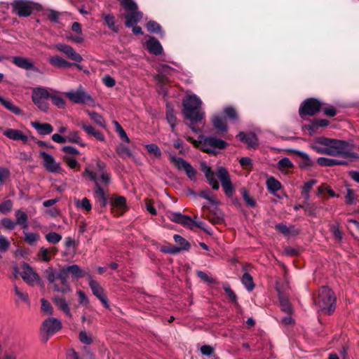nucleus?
I'll use <instances>...</instances> for the list:
<instances>
[{"label": "nucleus", "mask_w": 359, "mask_h": 359, "mask_svg": "<svg viewBox=\"0 0 359 359\" xmlns=\"http://www.w3.org/2000/svg\"><path fill=\"white\" fill-rule=\"evenodd\" d=\"M104 164L98 161L95 171L86 169L84 175H87L95 182L94 197L102 208L107 203V190L106 187L110 182L109 175L104 170Z\"/></svg>", "instance_id": "nucleus-1"}, {"label": "nucleus", "mask_w": 359, "mask_h": 359, "mask_svg": "<svg viewBox=\"0 0 359 359\" xmlns=\"http://www.w3.org/2000/svg\"><path fill=\"white\" fill-rule=\"evenodd\" d=\"M182 114L185 118L191 123H198L204 118V111L201 109L202 101L196 95H189L183 100Z\"/></svg>", "instance_id": "nucleus-2"}, {"label": "nucleus", "mask_w": 359, "mask_h": 359, "mask_svg": "<svg viewBox=\"0 0 359 359\" xmlns=\"http://www.w3.org/2000/svg\"><path fill=\"white\" fill-rule=\"evenodd\" d=\"M342 140L319 137L310 144V147L320 154L338 156Z\"/></svg>", "instance_id": "nucleus-3"}, {"label": "nucleus", "mask_w": 359, "mask_h": 359, "mask_svg": "<svg viewBox=\"0 0 359 359\" xmlns=\"http://www.w3.org/2000/svg\"><path fill=\"white\" fill-rule=\"evenodd\" d=\"M315 305L326 314H331L335 309L336 297L327 286L321 287L316 297H313Z\"/></svg>", "instance_id": "nucleus-4"}, {"label": "nucleus", "mask_w": 359, "mask_h": 359, "mask_svg": "<svg viewBox=\"0 0 359 359\" xmlns=\"http://www.w3.org/2000/svg\"><path fill=\"white\" fill-rule=\"evenodd\" d=\"M187 140L191 142L196 147L207 153H215L216 149H222L227 144L220 139L205 136H200L198 141L190 137H187Z\"/></svg>", "instance_id": "nucleus-5"}, {"label": "nucleus", "mask_w": 359, "mask_h": 359, "mask_svg": "<svg viewBox=\"0 0 359 359\" xmlns=\"http://www.w3.org/2000/svg\"><path fill=\"white\" fill-rule=\"evenodd\" d=\"M50 96L49 91L43 87L34 88L32 90V100L35 105L42 111H47L49 108L48 99Z\"/></svg>", "instance_id": "nucleus-6"}, {"label": "nucleus", "mask_w": 359, "mask_h": 359, "mask_svg": "<svg viewBox=\"0 0 359 359\" xmlns=\"http://www.w3.org/2000/svg\"><path fill=\"white\" fill-rule=\"evenodd\" d=\"M15 275L19 273L21 278L29 285H33L34 282L39 281V276L33 269L27 264L23 262L20 268H14Z\"/></svg>", "instance_id": "nucleus-7"}, {"label": "nucleus", "mask_w": 359, "mask_h": 359, "mask_svg": "<svg viewBox=\"0 0 359 359\" xmlns=\"http://www.w3.org/2000/svg\"><path fill=\"white\" fill-rule=\"evenodd\" d=\"M216 175L221 182L222 187L226 196L229 198L233 196L234 188L231 181L228 170L224 167H219Z\"/></svg>", "instance_id": "nucleus-8"}, {"label": "nucleus", "mask_w": 359, "mask_h": 359, "mask_svg": "<svg viewBox=\"0 0 359 359\" xmlns=\"http://www.w3.org/2000/svg\"><path fill=\"white\" fill-rule=\"evenodd\" d=\"M321 107L322 104L318 100L313 98L307 99L302 104L299 108V116L302 118L307 115L313 116L320 111Z\"/></svg>", "instance_id": "nucleus-9"}, {"label": "nucleus", "mask_w": 359, "mask_h": 359, "mask_svg": "<svg viewBox=\"0 0 359 359\" xmlns=\"http://www.w3.org/2000/svg\"><path fill=\"white\" fill-rule=\"evenodd\" d=\"M13 12L20 17H27L32 13L34 4L26 0H15L11 4Z\"/></svg>", "instance_id": "nucleus-10"}, {"label": "nucleus", "mask_w": 359, "mask_h": 359, "mask_svg": "<svg viewBox=\"0 0 359 359\" xmlns=\"http://www.w3.org/2000/svg\"><path fill=\"white\" fill-rule=\"evenodd\" d=\"M66 96L74 103L88 104L93 102V99L85 90L80 86L76 90H71L65 93Z\"/></svg>", "instance_id": "nucleus-11"}, {"label": "nucleus", "mask_w": 359, "mask_h": 359, "mask_svg": "<svg viewBox=\"0 0 359 359\" xmlns=\"http://www.w3.org/2000/svg\"><path fill=\"white\" fill-rule=\"evenodd\" d=\"M62 323L60 320L55 318H48L41 325V330L48 335H52L60 330Z\"/></svg>", "instance_id": "nucleus-12"}, {"label": "nucleus", "mask_w": 359, "mask_h": 359, "mask_svg": "<svg viewBox=\"0 0 359 359\" xmlns=\"http://www.w3.org/2000/svg\"><path fill=\"white\" fill-rule=\"evenodd\" d=\"M39 155L43 159L42 164L46 170L50 172H57L60 170V164L55 161L53 156L45 151H41Z\"/></svg>", "instance_id": "nucleus-13"}, {"label": "nucleus", "mask_w": 359, "mask_h": 359, "mask_svg": "<svg viewBox=\"0 0 359 359\" xmlns=\"http://www.w3.org/2000/svg\"><path fill=\"white\" fill-rule=\"evenodd\" d=\"M55 48L64 53L69 59L76 62H81L83 60L81 55L78 53L72 46L65 43H57L55 46Z\"/></svg>", "instance_id": "nucleus-14"}, {"label": "nucleus", "mask_w": 359, "mask_h": 359, "mask_svg": "<svg viewBox=\"0 0 359 359\" xmlns=\"http://www.w3.org/2000/svg\"><path fill=\"white\" fill-rule=\"evenodd\" d=\"M165 215L172 222L182 224L185 227L193 224L192 218L179 212L167 211Z\"/></svg>", "instance_id": "nucleus-15"}, {"label": "nucleus", "mask_w": 359, "mask_h": 359, "mask_svg": "<svg viewBox=\"0 0 359 359\" xmlns=\"http://www.w3.org/2000/svg\"><path fill=\"white\" fill-rule=\"evenodd\" d=\"M69 271H67V266L60 269L57 273L58 279L61 281V286L54 284L53 289L55 291L60 292L62 293H66L70 291L69 286L67 283Z\"/></svg>", "instance_id": "nucleus-16"}, {"label": "nucleus", "mask_w": 359, "mask_h": 359, "mask_svg": "<svg viewBox=\"0 0 359 359\" xmlns=\"http://www.w3.org/2000/svg\"><path fill=\"white\" fill-rule=\"evenodd\" d=\"M111 209L114 215H122L127 210L126 198L123 196L114 198L111 203Z\"/></svg>", "instance_id": "nucleus-17"}, {"label": "nucleus", "mask_w": 359, "mask_h": 359, "mask_svg": "<svg viewBox=\"0 0 359 359\" xmlns=\"http://www.w3.org/2000/svg\"><path fill=\"white\" fill-rule=\"evenodd\" d=\"M354 145L347 141L342 140L338 156L349 158L352 161L359 159V155L353 151Z\"/></svg>", "instance_id": "nucleus-18"}, {"label": "nucleus", "mask_w": 359, "mask_h": 359, "mask_svg": "<svg viewBox=\"0 0 359 359\" xmlns=\"http://www.w3.org/2000/svg\"><path fill=\"white\" fill-rule=\"evenodd\" d=\"M205 217L213 224H222L224 221V213L217 207L208 208Z\"/></svg>", "instance_id": "nucleus-19"}, {"label": "nucleus", "mask_w": 359, "mask_h": 359, "mask_svg": "<svg viewBox=\"0 0 359 359\" xmlns=\"http://www.w3.org/2000/svg\"><path fill=\"white\" fill-rule=\"evenodd\" d=\"M89 286L93 294L101 301V302L106 308H108L109 305L107 302V299L104 295L103 289L100 285V284L96 280L90 278L89 281Z\"/></svg>", "instance_id": "nucleus-20"}, {"label": "nucleus", "mask_w": 359, "mask_h": 359, "mask_svg": "<svg viewBox=\"0 0 359 359\" xmlns=\"http://www.w3.org/2000/svg\"><path fill=\"white\" fill-rule=\"evenodd\" d=\"M201 170L204 172L205 176L208 180V184L212 187V189L217 190L219 188V183L215 177V174L210 167L205 163H201Z\"/></svg>", "instance_id": "nucleus-21"}, {"label": "nucleus", "mask_w": 359, "mask_h": 359, "mask_svg": "<svg viewBox=\"0 0 359 359\" xmlns=\"http://www.w3.org/2000/svg\"><path fill=\"white\" fill-rule=\"evenodd\" d=\"M2 133L4 135L13 140H20L22 142H26L28 140V137L17 129L8 128Z\"/></svg>", "instance_id": "nucleus-22"}, {"label": "nucleus", "mask_w": 359, "mask_h": 359, "mask_svg": "<svg viewBox=\"0 0 359 359\" xmlns=\"http://www.w3.org/2000/svg\"><path fill=\"white\" fill-rule=\"evenodd\" d=\"M142 18V13L138 11L128 13L125 15L126 26L128 27H133L135 24L140 21Z\"/></svg>", "instance_id": "nucleus-23"}, {"label": "nucleus", "mask_w": 359, "mask_h": 359, "mask_svg": "<svg viewBox=\"0 0 359 359\" xmlns=\"http://www.w3.org/2000/svg\"><path fill=\"white\" fill-rule=\"evenodd\" d=\"M53 302L55 306L62 312L65 313L66 316L71 318L72 316V313L70 312V308L69 304L67 301L62 297L56 296L53 299Z\"/></svg>", "instance_id": "nucleus-24"}, {"label": "nucleus", "mask_w": 359, "mask_h": 359, "mask_svg": "<svg viewBox=\"0 0 359 359\" xmlns=\"http://www.w3.org/2000/svg\"><path fill=\"white\" fill-rule=\"evenodd\" d=\"M147 47L151 53L156 55L161 54L163 50V48L160 42L153 37H151L147 40Z\"/></svg>", "instance_id": "nucleus-25"}, {"label": "nucleus", "mask_w": 359, "mask_h": 359, "mask_svg": "<svg viewBox=\"0 0 359 359\" xmlns=\"http://www.w3.org/2000/svg\"><path fill=\"white\" fill-rule=\"evenodd\" d=\"M240 140L248 144L250 148H255L257 145V138L253 133L246 134L244 133H240L238 135Z\"/></svg>", "instance_id": "nucleus-26"}, {"label": "nucleus", "mask_w": 359, "mask_h": 359, "mask_svg": "<svg viewBox=\"0 0 359 359\" xmlns=\"http://www.w3.org/2000/svg\"><path fill=\"white\" fill-rule=\"evenodd\" d=\"M16 219V225L20 226L23 229L28 228V216L26 212L21 210H17L15 212Z\"/></svg>", "instance_id": "nucleus-27"}, {"label": "nucleus", "mask_w": 359, "mask_h": 359, "mask_svg": "<svg viewBox=\"0 0 359 359\" xmlns=\"http://www.w3.org/2000/svg\"><path fill=\"white\" fill-rule=\"evenodd\" d=\"M32 126L41 135L50 134L53 130L52 126L47 123L32 122Z\"/></svg>", "instance_id": "nucleus-28"}, {"label": "nucleus", "mask_w": 359, "mask_h": 359, "mask_svg": "<svg viewBox=\"0 0 359 359\" xmlns=\"http://www.w3.org/2000/svg\"><path fill=\"white\" fill-rule=\"evenodd\" d=\"M102 18L104 20L105 24L111 31L116 33L118 32V26L116 25V19L112 14L103 13L102 14Z\"/></svg>", "instance_id": "nucleus-29"}, {"label": "nucleus", "mask_w": 359, "mask_h": 359, "mask_svg": "<svg viewBox=\"0 0 359 359\" xmlns=\"http://www.w3.org/2000/svg\"><path fill=\"white\" fill-rule=\"evenodd\" d=\"M0 104L6 109L11 111L16 115H20L22 114V110L20 108L14 105L11 100L4 98L1 96H0Z\"/></svg>", "instance_id": "nucleus-30"}, {"label": "nucleus", "mask_w": 359, "mask_h": 359, "mask_svg": "<svg viewBox=\"0 0 359 359\" xmlns=\"http://www.w3.org/2000/svg\"><path fill=\"white\" fill-rule=\"evenodd\" d=\"M212 123L214 127L219 131L226 132L227 126L226 120L219 116H214L212 118Z\"/></svg>", "instance_id": "nucleus-31"}, {"label": "nucleus", "mask_w": 359, "mask_h": 359, "mask_svg": "<svg viewBox=\"0 0 359 359\" xmlns=\"http://www.w3.org/2000/svg\"><path fill=\"white\" fill-rule=\"evenodd\" d=\"M12 62L19 67L30 69L33 67V64L27 58L22 57H14Z\"/></svg>", "instance_id": "nucleus-32"}, {"label": "nucleus", "mask_w": 359, "mask_h": 359, "mask_svg": "<svg viewBox=\"0 0 359 359\" xmlns=\"http://www.w3.org/2000/svg\"><path fill=\"white\" fill-rule=\"evenodd\" d=\"M50 63L57 67H69L72 64L58 55L52 56L49 60Z\"/></svg>", "instance_id": "nucleus-33"}, {"label": "nucleus", "mask_w": 359, "mask_h": 359, "mask_svg": "<svg viewBox=\"0 0 359 359\" xmlns=\"http://www.w3.org/2000/svg\"><path fill=\"white\" fill-rule=\"evenodd\" d=\"M166 118L172 128V131L175 132L174 128L176 125L177 118L175 117L173 109L170 104H167L166 106Z\"/></svg>", "instance_id": "nucleus-34"}, {"label": "nucleus", "mask_w": 359, "mask_h": 359, "mask_svg": "<svg viewBox=\"0 0 359 359\" xmlns=\"http://www.w3.org/2000/svg\"><path fill=\"white\" fill-rule=\"evenodd\" d=\"M297 154L302 158L300 161V166L302 168H309L313 165V161L309 158L307 154L300 151H297Z\"/></svg>", "instance_id": "nucleus-35"}, {"label": "nucleus", "mask_w": 359, "mask_h": 359, "mask_svg": "<svg viewBox=\"0 0 359 359\" xmlns=\"http://www.w3.org/2000/svg\"><path fill=\"white\" fill-rule=\"evenodd\" d=\"M279 302L281 309L287 314H291L292 311V309L291 304L287 297L284 296L283 294H279Z\"/></svg>", "instance_id": "nucleus-36"}, {"label": "nucleus", "mask_w": 359, "mask_h": 359, "mask_svg": "<svg viewBox=\"0 0 359 359\" xmlns=\"http://www.w3.org/2000/svg\"><path fill=\"white\" fill-rule=\"evenodd\" d=\"M67 271H69V273L74 278H79L83 277L85 275L83 271L77 264L68 266Z\"/></svg>", "instance_id": "nucleus-37"}, {"label": "nucleus", "mask_w": 359, "mask_h": 359, "mask_svg": "<svg viewBox=\"0 0 359 359\" xmlns=\"http://www.w3.org/2000/svg\"><path fill=\"white\" fill-rule=\"evenodd\" d=\"M173 238L175 242L179 245L177 248L180 249V251L189 250L191 246L190 243L182 236L175 234Z\"/></svg>", "instance_id": "nucleus-38"}, {"label": "nucleus", "mask_w": 359, "mask_h": 359, "mask_svg": "<svg viewBox=\"0 0 359 359\" xmlns=\"http://www.w3.org/2000/svg\"><path fill=\"white\" fill-rule=\"evenodd\" d=\"M170 159L171 162L174 164V165L177 169L181 170H184L186 167L189 163L182 158L175 157L172 155L170 156Z\"/></svg>", "instance_id": "nucleus-39"}, {"label": "nucleus", "mask_w": 359, "mask_h": 359, "mask_svg": "<svg viewBox=\"0 0 359 359\" xmlns=\"http://www.w3.org/2000/svg\"><path fill=\"white\" fill-rule=\"evenodd\" d=\"M67 142L71 143L78 144L82 147H85L86 144L82 143L81 139L79 135V132L76 130L70 131L68 135L66 136Z\"/></svg>", "instance_id": "nucleus-40"}, {"label": "nucleus", "mask_w": 359, "mask_h": 359, "mask_svg": "<svg viewBox=\"0 0 359 359\" xmlns=\"http://www.w3.org/2000/svg\"><path fill=\"white\" fill-rule=\"evenodd\" d=\"M266 184L268 189L273 193L278 191L281 188L280 183L273 177L267 180Z\"/></svg>", "instance_id": "nucleus-41"}, {"label": "nucleus", "mask_w": 359, "mask_h": 359, "mask_svg": "<svg viewBox=\"0 0 359 359\" xmlns=\"http://www.w3.org/2000/svg\"><path fill=\"white\" fill-rule=\"evenodd\" d=\"M242 283L248 291H252L255 285L253 283L252 277L248 273H245L241 278Z\"/></svg>", "instance_id": "nucleus-42"}, {"label": "nucleus", "mask_w": 359, "mask_h": 359, "mask_svg": "<svg viewBox=\"0 0 359 359\" xmlns=\"http://www.w3.org/2000/svg\"><path fill=\"white\" fill-rule=\"evenodd\" d=\"M88 116L97 125L102 128H105V122L102 116L95 111H88Z\"/></svg>", "instance_id": "nucleus-43"}, {"label": "nucleus", "mask_w": 359, "mask_h": 359, "mask_svg": "<svg viewBox=\"0 0 359 359\" xmlns=\"http://www.w3.org/2000/svg\"><path fill=\"white\" fill-rule=\"evenodd\" d=\"M121 4L128 13L137 11V6L133 0H121Z\"/></svg>", "instance_id": "nucleus-44"}, {"label": "nucleus", "mask_w": 359, "mask_h": 359, "mask_svg": "<svg viewBox=\"0 0 359 359\" xmlns=\"http://www.w3.org/2000/svg\"><path fill=\"white\" fill-rule=\"evenodd\" d=\"M147 151L154 155L156 158H160L161 156V151L159 147L155 144H149L145 146Z\"/></svg>", "instance_id": "nucleus-45"}, {"label": "nucleus", "mask_w": 359, "mask_h": 359, "mask_svg": "<svg viewBox=\"0 0 359 359\" xmlns=\"http://www.w3.org/2000/svg\"><path fill=\"white\" fill-rule=\"evenodd\" d=\"M25 233V241L30 245H34L39 240V235L34 233Z\"/></svg>", "instance_id": "nucleus-46"}, {"label": "nucleus", "mask_w": 359, "mask_h": 359, "mask_svg": "<svg viewBox=\"0 0 359 359\" xmlns=\"http://www.w3.org/2000/svg\"><path fill=\"white\" fill-rule=\"evenodd\" d=\"M317 163L320 166L331 167L336 165L337 159L319 157L317 159Z\"/></svg>", "instance_id": "nucleus-47"}, {"label": "nucleus", "mask_w": 359, "mask_h": 359, "mask_svg": "<svg viewBox=\"0 0 359 359\" xmlns=\"http://www.w3.org/2000/svg\"><path fill=\"white\" fill-rule=\"evenodd\" d=\"M46 239L50 243L56 244L62 240V236L53 231L46 235Z\"/></svg>", "instance_id": "nucleus-48"}, {"label": "nucleus", "mask_w": 359, "mask_h": 359, "mask_svg": "<svg viewBox=\"0 0 359 359\" xmlns=\"http://www.w3.org/2000/svg\"><path fill=\"white\" fill-rule=\"evenodd\" d=\"M116 151L122 158L130 157L132 155L130 150L123 144H120L117 147Z\"/></svg>", "instance_id": "nucleus-49"}, {"label": "nucleus", "mask_w": 359, "mask_h": 359, "mask_svg": "<svg viewBox=\"0 0 359 359\" xmlns=\"http://www.w3.org/2000/svg\"><path fill=\"white\" fill-rule=\"evenodd\" d=\"M114 124L115 126V128H116V132L118 133L119 137L125 142H130V140L126 134V133L125 132V130H123V128L121 127V126L116 121H114Z\"/></svg>", "instance_id": "nucleus-50"}, {"label": "nucleus", "mask_w": 359, "mask_h": 359, "mask_svg": "<svg viewBox=\"0 0 359 359\" xmlns=\"http://www.w3.org/2000/svg\"><path fill=\"white\" fill-rule=\"evenodd\" d=\"M293 167V163L288 158H283L278 163L279 170H285Z\"/></svg>", "instance_id": "nucleus-51"}, {"label": "nucleus", "mask_w": 359, "mask_h": 359, "mask_svg": "<svg viewBox=\"0 0 359 359\" xmlns=\"http://www.w3.org/2000/svg\"><path fill=\"white\" fill-rule=\"evenodd\" d=\"M12 201L11 200H6L3 203H0V213L6 215L12 210Z\"/></svg>", "instance_id": "nucleus-52"}, {"label": "nucleus", "mask_w": 359, "mask_h": 359, "mask_svg": "<svg viewBox=\"0 0 359 359\" xmlns=\"http://www.w3.org/2000/svg\"><path fill=\"white\" fill-rule=\"evenodd\" d=\"M223 289L225 291L226 294L228 295L229 300L232 302L236 303L237 300V297L234 292L231 289L229 283L223 284Z\"/></svg>", "instance_id": "nucleus-53"}, {"label": "nucleus", "mask_w": 359, "mask_h": 359, "mask_svg": "<svg viewBox=\"0 0 359 359\" xmlns=\"http://www.w3.org/2000/svg\"><path fill=\"white\" fill-rule=\"evenodd\" d=\"M46 275L48 280L53 284V286L55 283L57 279H58L57 273H56L53 268H48L46 271Z\"/></svg>", "instance_id": "nucleus-54"}, {"label": "nucleus", "mask_w": 359, "mask_h": 359, "mask_svg": "<svg viewBox=\"0 0 359 359\" xmlns=\"http://www.w3.org/2000/svg\"><path fill=\"white\" fill-rule=\"evenodd\" d=\"M1 224L8 230H13L16 226L15 222H13L8 217L3 218L1 220Z\"/></svg>", "instance_id": "nucleus-55"}, {"label": "nucleus", "mask_w": 359, "mask_h": 359, "mask_svg": "<svg viewBox=\"0 0 359 359\" xmlns=\"http://www.w3.org/2000/svg\"><path fill=\"white\" fill-rule=\"evenodd\" d=\"M49 98H50L53 103L59 108H63L65 105V102L62 97L50 94Z\"/></svg>", "instance_id": "nucleus-56"}, {"label": "nucleus", "mask_w": 359, "mask_h": 359, "mask_svg": "<svg viewBox=\"0 0 359 359\" xmlns=\"http://www.w3.org/2000/svg\"><path fill=\"white\" fill-rule=\"evenodd\" d=\"M224 114L226 115V116L233 120V121H236L237 118H238V115H237V112L235 110L234 108L231 107H226L224 109Z\"/></svg>", "instance_id": "nucleus-57"}, {"label": "nucleus", "mask_w": 359, "mask_h": 359, "mask_svg": "<svg viewBox=\"0 0 359 359\" xmlns=\"http://www.w3.org/2000/svg\"><path fill=\"white\" fill-rule=\"evenodd\" d=\"M147 29L149 32H160L161 26L155 21H149L146 25Z\"/></svg>", "instance_id": "nucleus-58"}, {"label": "nucleus", "mask_w": 359, "mask_h": 359, "mask_svg": "<svg viewBox=\"0 0 359 359\" xmlns=\"http://www.w3.org/2000/svg\"><path fill=\"white\" fill-rule=\"evenodd\" d=\"M41 311L47 314H52L53 312V309L51 304L46 299H41Z\"/></svg>", "instance_id": "nucleus-59"}, {"label": "nucleus", "mask_w": 359, "mask_h": 359, "mask_svg": "<svg viewBox=\"0 0 359 359\" xmlns=\"http://www.w3.org/2000/svg\"><path fill=\"white\" fill-rule=\"evenodd\" d=\"M301 208H304L305 212L308 215H316V205L314 203H306L304 205H301Z\"/></svg>", "instance_id": "nucleus-60"}, {"label": "nucleus", "mask_w": 359, "mask_h": 359, "mask_svg": "<svg viewBox=\"0 0 359 359\" xmlns=\"http://www.w3.org/2000/svg\"><path fill=\"white\" fill-rule=\"evenodd\" d=\"M50 250L48 249L41 248L39 250V256L43 262H48L51 257L49 255Z\"/></svg>", "instance_id": "nucleus-61"}, {"label": "nucleus", "mask_w": 359, "mask_h": 359, "mask_svg": "<svg viewBox=\"0 0 359 359\" xmlns=\"http://www.w3.org/2000/svg\"><path fill=\"white\" fill-rule=\"evenodd\" d=\"M45 15L50 21L57 22L59 18V13L53 10H48L45 13Z\"/></svg>", "instance_id": "nucleus-62"}, {"label": "nucleus", "mask_w": 359, "mask_h": 359, "mask_svg": "<svg viewBox=\"0 0 359 359\" xmlns=\"http://www.w3.org/2000/svg\"><path fill=\"white\" fill-rule=\"evenodd\" d=\"M80 341L85 344H90L92 343V337L88 335L85 331H81L79 333Z\"/></svg>", "instance_id": "nucleus-63"}, {"label": "nucleus", "mask_w": 359, "mask_h": 359, "mask_svg": "<svg viewBox=\"0 0 359 359\" xmlns=\"http://www.w3.org/2000/svg\"><path fill=\"white\" fill-rule=\"evenodd\" d=\"M184 171L191 180H196V170L191 166L190 163L186 167Z\"/></svg>", "instance_id": "nucleus-64"}]
</instances>
